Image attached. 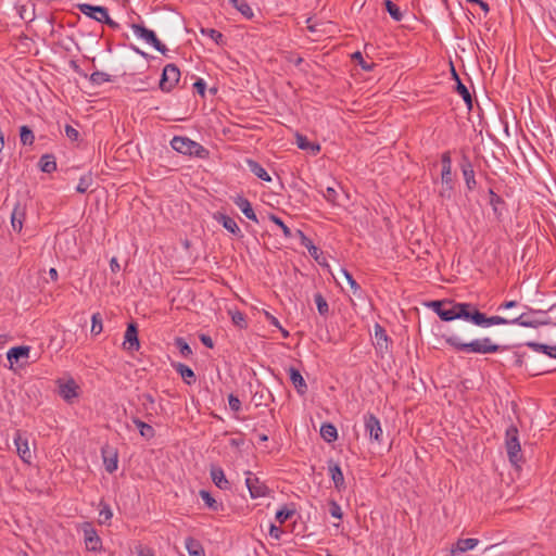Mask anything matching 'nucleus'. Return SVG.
I'll return each instance as SVG.
<instances>
[{
    "label": "nucleus",
    "instance_id": "f257e3e1",
    "mask_svg": "<svg viewBox=\"0 0 556 556\" xmlns=\"http://www.w3.org/2000/svg\"><path fill=\"white\" fill-rule=\"evenodd\" d=\"M429 307L440 317L443 321H452L455 319H463L476 326L488 328L494 325L506 324L502 316L488 317L484 313L480 312L472 303H460L454 301H432L428 304Z\"/></svg>",
    "mask_w": 556,
    "mask_h": 556
},
{
    "label": "nucleus",
    "instance_id": "f03ea898",
    "mask_svg": "<svg viewBox=\"0 0 556 556\" xmlns=\"http://www.w3.org/2000/svg\"><path fill=\"white\" fill-rule=\"evenodd\" d=\"M445 343L456 352L475 353V354H492L506 349V346L494 343L491 338L484 337L475 339L469 342H464L456 333L443 334Z\"/></svg>",
    "mask_w": 556,
    "mask_h": 556
},
{
    "label": "nucleus",
    "instance_id": "7ed1b4c3",
    "mask_svg": "<svg viewBox=\"0 0 556 556\" xmlns=\"http://www.w3.org/2000/svg\"><path fill=\"white\" fill-rule=\"evenodd\" d=\"M170 146L175 151L185 155L200 159H205L208 155V151L203 146L188 137L175 136L170 141Z\"/></svg>",
    "mask_w": 556,
    "mask_h": 556
},
{
    "label": "nucleus",
    "instance_id": "20e7f679",
    "mask_svg": "<svg viewBox=\"0 0 556 556\" xmlns=\"http://www.w3.org/2000/svg\"><path fill=\"white\" fill-rule=\"evenodd\" d=\"M505 446L509 462L518 467L522 462L521 446L519 442V432L516 426L510 425L505 433Z\"/></svg>",
    "mask_w": 556,
    "mask_h": 556
},
{
    "label": "nucleus",
    "instance_id": "39448f33",
    "mask_svg": "<svg viewBox=\"0 0 556 556\" xmlns=\"http://www.w3.org/2000/svg\"><path fill=\"white\" fill-rule=\"evenodd\" d=\"M441 181L443 188L440 191V195L443 198H451L452 191L454 189V179L452 175V159L451 152L446 151L441 155Z\"/></svg>",
    "mask_w": 556,
    "mask_h": 556
},
{
    "label": "nucleus",
    "instance_id": "423d86ee",
    "mask_svg": "<svg viewBox=\"0 0 556 556\" xmlns=\"http://www.w3.org/2000/svg\"><path fill=\"white\" fill-rule=\"evenodd\" d=\"M180 79V71L179 68L170 63L164 66L161 80H160V89L164 92H169L174 89L177 83Z\"/></svg>",
    "mask_w": 556,
    "mask_h": 556
},
{
    "label": "nucleus",
    "instance_id": "0eeeda50",
    "mask_svg": "<svg viewBox=\"0 0 556 556\" xmlns=\"http://www.w3.org/2000/svg\"><path fill=\"white\" fill-rule=\"evenodd\" d=\"M80 529L84 533V543L87 551L99 552L102 548V540L93 528L92 523L85 521L80 525Z\"/></svg>",
    "mask_w": 556,
    "mask_h": 556
},
{
    "label": "nucleus",
    "instance_id": "6e6552de",
    "mask_svg": "<svg viewBox=\"0 0 556 556\" xmlns=\"http://www.w3.org/2000/svg\"><path fill=\"white\" fill-rule=\"evenodd\" d=\"M131 28L134 29V33L143 39L147 43L153 46L159 52L162 54H165L167 51V48L164 43H162L159 38L156 37L155 33L151 29L146 28L142 25L139 24H132Z\"/></svg>",
    "mask_w": 556,
    "mask_h": 556
},
{
    "label": "nucleus",
    "instance_id": "1a4fd4ad",
    "mask_svg": "<svg viewBox=\"0 0 556 556\" xmlns=\"http://www.w3.org/2000/svg\"><path fill=\"white\" fill-rule=\"evenodd\" d=\"M245 485L252 498L264 497L269 493L268 486L251 471H247Z\"/></svg>",
    "mask_w": 556,
    "mask_h": 556
},
{
    "label": "nucleus",
    "instance_id": "9d476101",
    "mask_svg": "<svg viewBox=\"0 0 556 556\" xmlns=\"http://www.w3.org/2000/svg\"><path fill=\"white\" fill-rule=\"evenodd\" d=\"M364 426L369 439L380 443L382 440V428L379 419L374 414L367 413L364 415Z\"/></svg>",
    "mask_w": 556,
    "mask_h": 556
},
{
    "label": "nucleus",
    "instance_id": "9b49d317",
    "mask_svg": "<svg viewBox=\"0 0 556 556\" xmlns=\"http://www.w3.org/2000/svg\"><path fill=\"white\" fill-rule=\"evenodd\" d=\"M374 330H375L374 344H375L376 350L381 355L389 353L391 340H390L389 336L387 334L386 329L380 324H376L374 327Z\"/></svg>",
    "mask_w": 556,
    "mask_h": 556
},
{
    "label": "nucleus",
    "instance_id": "f8f14e48",
    "mask_svg": "<svg viewBox=\"0 0 556 556\" xmlns=\"http://www.w3.org/2000/svg\"><path fill=\"white\" fill-rule=\"evenodd\" d=\"M123 346L126 351L134 352L138 351L140 348V342L138 338V328L136 324L130 323L127 326V329L125 331L124 336V342Z\"/></svg>",
    "mask_w": 556,
    "mask_h": 556
},
{
    "label": "nucleus",
    "instance_id": "ddd939ff",
    "mask_svg": "<svg viewBox=\"0 0 556 556\" xmlns=\"http://www.w3.org/2000/svg\"><path fill=\"white\" fill-rule=\"evenodd\" d=\"M79 11L86 16L102 23L103 20L108 18V9L101 5H92L89 3H83L78 5Z\"/></svg>",
    "mask_w": 556,
    "mask_h": 556
},
{
    "label": "nucleus",
    "instance_id": "4468645a",
    "mask_svg": "<svg viewBox=\"0 0 556 556\" xmlns=\"http://www.w3.org/2000/svg\"><path fill=\"white\" fill-rule=\"evenodd\" d=\"M101 454L105 470L109 473H113L117 469L118 464L117 451L109 445H105L101 448Z\"/></svg>",
    "mask_w": 556,
    "mask_h": 556
},
{
    "label": "nucleus",
    "instance_id": "2eb2a0df",
    "mask_svg": "<svg viewBox=\"0 0 556 556\" xmlns=\"http://www.w3.org/2000/svg\"><path fill=\"white\" fill-rule=\"evenodd\" d=\"M14 444L16 446V451L18 456L24 463L30 464L31 463V452L29 450L28 441L26 438L22 435L20 431H16L14 435Z\"/></svg>",
    "mask_w": 556,
    "mask_h": 556
},
{
    "label": "nucleus",
    "instance_id": "dca6fc26",
    "mask_svg": "<svg viewBox=\"0 0 556 556\" xmlns=\"http://www.w3.org/2000/svg\"><path fill=\"white\" fill-rule=\"evenodd\" d=\"M478 544H479L478 539H472V538L458 539L454 544H452V546L450 548V555L456 556L459 554H464L468 551L476 548L478 546Z\"/></svg>",
    "mask_w": 556,
    "mask_h": 556
},
{
    "label": "nucleus",
    "instance_id": "f3484780",
    "mask_svg": "<svg viewBox=\"0 0 556 556\" xmlns=\"http://www.w3.org/2000/svg\"><path fill=\"white\" fill-rule=\"evenodd\" d=\"M460 169L466 182V187L468 190H473L476 188L477 181L475 178V170L470 160L464 155L460 162Z\"/></svg>",
    "mask_w": 556,
    "mask_h": 556
},
{
    "label": "nucleus",
    "instance_id": "a211bd4d",
    "mask_svg": "<svg viewBox=\"0 0 556 556\" xmlns=\"http://www.w3.org/2000/svg\"><path fill=\"white\" fill-rule=\"evenodd\" d=\"M328 471L331 477V480L333 481L334 488L339 492L345 490L346 484H345L343 472H342L339 464L333 460H329L328 462Z\"/></svg>",
    "mask_w": 556,
    "mask_h": 556
},
{
    "label": "nucleus",
    "instance_id": "6ab92c4d",
    "mask_svg": "<svg viewBox=\"0 0 556 556\" xmlns=\"http://www.w3.org/2000/svg\"><path fill=\"white\" fill-rule=\"evenodd\" d=\"M59 394L64 401L72 403V401L78 396V386L74 379H70L66 382H60Z\"/></svg>",
    "mask_w": 556,
    "mask_h": 556
},
{
    "label": "nucleus",
    "instance_id": "aec40b11",
    "mask_svg": "<svg viewBox=\"0 0 556 556\" xmlns=\"http://www.w3.org/2000/svg\"><path fill=\"white\" fill-rule=\"evenodd\" d=\"M214 218L217 223L223 225V227L226 230H228L230 233H232L233 236H236L238 238L242 237V232L233 218H231L228 215L223 214V213H216L214 215Z\"/></svg>",
    "mask_w": 556,
    "mask_h": 556
},
{
    "label": "nucleus",
    "instance_id": "412c9836",
    "mask_svg": "<svg viewBox=\"0 0 556 556\" xmlns=\"http://www.w3.org/2000/svg\"><path fill=\"white\" fill-rule=\"evenodd\" d=\"M29 353H30V346H27V345L13 346L8 351L7 358L12 367L13 364H17L21 359L28 358Z\"/></svg>",
    "mask_w": 556,
    "mask_h": 556
},
{
    "label": "nucleus",
    "instance_id": "4be33fe9",
    "mask_svg": "<svg viewBox=\"0 0 556 556\" xmlns=\"http://www.w3.org/2000/svg\"><path fill=\"white\" fill-rule=\"evenodd\" d=\"M26 211L21 203H16L11 214V226L14 231L21 232L25 220Z\"/></svg>",
    "mask_w": 556,
    "mask_h": 556
},
{
    "label": "nucleus",
    "instance_id": "5701e85b",
    "mask_svg": "<svg viewBox=\"0 0 556 556\" xmlns=\"http://www.w3.org/2000/svg\"><path fill=\"white\" fill-rule=\"evenodd\" d=\"M505 320L507 321L505 325L507 324H516V325H519V326H522V327H527V328H538L542 325H548L551 324L549 320H536V319H529L527 314H521L519 315L518 317L516 318H513V319H506Z\"/></svg>",
    "mask_w": 556,
    "mask_h": 556
},
{
    "label": "nucleus",
    "instance_id": "b1692460",
    "mask_svg": "<svg viewBox=\"0 0 556 556\" xmlns=\"http://www.w3.org/2000/svg\"><path fill=\"white\" fill-rule=\"evenodd\" d=\"M289 378L300 395L307 392V384L300 370L294 367L288 369Z\"/></svg>",
    "mask_w": 556,
    "mask_h": 556
},
{
    "label": "nucleus",
    "instance_id": "393cba45",
    "mask_svg": "<svg viewBox=\"0 0 556 556\" xmlns=\"http://www.w3.org/2000/svg\"><path fill=\"white\" fill-rule=\"evenodd\" d=\"M210 473H211V478H212L214 484L218 489H220V490H229L230 489V483L226 479L223 468H220L218 466H212Z\"/></svg>",
    "mask_w": 556,
    "mask_h": 556
},
{
    "label": "nucleus",
    "instance_id": "a878e982",
    "mask_svg": "<svg viewBox=\"0 0 556 556\" xmlns=\"http://www.w3.org/2000/svg\"><path fill=\"white\" fill-rule=\"evenodd\" d=\"M233 203L242 211L247 218L258 223V219L252 208L251 202L247 198L237 195L233 198Z\"/></svg>",
    "mask_w": 556,
    "mask_h": 556
},
{
    "label": "nucleus",
    "instance_id": "bb28decb",
    "mask_svg": "<svg viewBox=\"0 0 556 556\" xmlns=\"http://www.w3.org/2000/svg\"><path fill=\"white\" fill-rule=\"evenodd\" d=\"M173 367L187 384L191 386L195 382V374L189 366L182 363H177L174 364Z\"/></svg>",
    "mask_w": 556,
    "mask_h": 556
},
{
    "label": "nucleus",
    "instance_id": "cd10ccee",
    "mask_svg": "<svg viewBox=\"0 0 556 556\" xmlns=\"http://www.w3.org/2000/svg\"><path fill=\"white\" fill-rule=\"evenodd\" d=\"M247 165L252 174H254L257 178L264 181H270L271 177L266 172V169L254 160H247Z\"/></svg>",
    "mask_w": 556,
    "mask_h": 556
},
{
    "label": "nucleus",
    "instance_id": "c85d7f7f",
    "mask_svg": "<svg viewBox=\"0 0 556 556\" xmlns=\"http://www.w3.org/2000/svg\"><path fill=\"white\" fill-rule=\"evenodd\" d=\"M526 345L535 352L543 353L552 358H556V345H547L534 341H529Z\"/></svg>",
    "mask_w": 556,
    "mask_h": 556
},
{
    "label": "nucleus",
    "instance_id": "c756f323",
    "mask_svg": "<svg viewBox=\"0 0 556 556\" xmlns=\"http://www.w3.org/2000/svg\"><path fill=\"white\" fill-rule=\"evenodd\" d=\"M296 144L299 149L309 151L314 155L320 150L318 143L311 142L306 136L300 134H296Z\"/></svg>",
    "mask_w": 556,
    "mask_h": 556
},
{
    "label": "nucleus",
    "instance_id": "7c9ffc66",
    "mask_svg": "<svg viewBox=\"0 0 556 556\" xmlns=\"http://www.w3.org/2000/svg\"><path fill=\"white\" fill-rule=\"evenodd\" d=\"M185 545L189 553V556H205V552L202 544L194 538L188 536L185 541Z\"/></svg>",
    "mask_w": 556,
    "mask_h": 556
},
{
    "label": "nucleus",
    "instance_id": "2f4dec72",
    "mask_svg": "<svg viewBox=\"0 0 556 556\" xmlns=\"http://www.w3.org/2000/svg\"><path fill=\"white\" fill-rule=\"evenodd\" d=\"M39 167L41 172L51 174L56 170L55 157L52 154H45L39 160Z\"/></svg>",
    "mask_w": 556,
    "mask_h": 556
},
{
    "label": "nucleus",
    "instance_id": "473e14b6",
    "mask_svg": "<svg viewBox=\"0 0 556 556\" xmlns=\"http://www.w3.org/2000/svg\"><path fill=\"white\" fill-rule=\"evenodd\" d=\"M132 422L137 426L139 429L140 435L143 437L146 440H151L155 435V431L152 426L149 424L140 420L137 417L132 418Z\"/></svg>",
    "mask_w": 556,
    "mask_h": 556
},
{
    "label": "nucleus",
    "instance_id": "72a5a7b5",
    "mask_svg": "<svg viewBox=\"0 0 556 556\" xmlns=\"http://www.w3.org/2000/svg\"><path fill=\"white\" fill-rule=\"evenodd\" d=\"M320 435L326 442H333L338 438L337 428L332 424H323L320 427Z\"/></svg>",
    "mask_w": 556,
    "mask_h": 556
},
{
    "label": "nucleus",
    "instance_id": "f704fd0d",
    "mask_svg": "<svg viewBox=\"0 0 556 556\" xmlns=\"http://www.w3.org/2000/svg\"><path fill=\"white\" fill-rule=\"evenodd\" d=\"M456 91L463 98L467 109L470 111L472 109V97L460 79H458V83L456 84Z\"/></svg>",
    "mask_w": 556,
    "mask_h": 556
},
{
    "label": "nucleus",
    "instance_id": "c9c22d12",
    "mask_svg": "<svg viewBox=\"0 0 556 556\" xmlns=\"http://www.w3.org/2000/svg\"><path fill=\"white\" fill-rule=\"evenodd\" d=\"M230 3L247 18H252L254 13L245 0H230Z\"/></svg>",
    "mask_w": 556,
    "mask_h": 556
},
{
    "label": "nucleus",
    "instance_id": "e433bc0d",
    "mask_svg": "<svg viewBox=\"0 0 556 556\" xmlns=\"http://www.w3.org/2000/svg\"><path fill=\"white\" fill-rule=\"evenodd\" d=\"M100 511H99V523L108 525L113 517L112 509L110 505L103 501L100 502Z\"/></svg>",
    "mask_w": 556,
    "mask_h": 556
},
{
    "label": "nucleus",
    "instance_id": "4c0bfd02",
    "mask_svg": "<svg viewBox=\"0 0 556 556\" xmlns=\"http://www.w3.org/2000/svg\"><path fill=\"white\" fill-rule=\"evenodd\" d=\"M384 7L390 16L396 21L400 22L403 18V13L401 12L400 8L391 0H384Z\"/></svg>",
    "mask_w": 556,
    "mask_h": 556
},
{
    "label": "nucleus",
    "instance_id": "58836bf2",
    "mask_svg": "<svg viewBox=\"0 0 556 556\" xmlns=\"http://www.w3.org/2000/svg\"><path fill=\"white\" fill-rule=\"evenodd\" d=\"M20 139L24 146L33 144L35 140L33 130L26 125L22 126L20 128Z\"/></svg>",
    "mask_w": 556,
    "mask_h": 556
},
{
    "label": "nucleus",
    "instance_id": "ea45409f",
    "mask_svg": "<svg viewBox=\"0 0 556 556\" xmlns=\"http://www.w3.org/2000/svg\"><path fill=\"white\" fill-rule=\"evenodd\" d=\"M89 80L92 85L100 86L103 83L111 81V76L108 73L96 71L89 76Z\"/></svg>",
    "mask_w": 556,
    "mask_h": 556
},
{
    "label": "nucleus",
    "instance_id": "a19ab883",
    "mask_svg": "<svg viewBox=\"0 0 556 556\" xmlns=\"http://www.w3.org/2000/svg\"><path fill=\"white\" fill-rule=\"evenodd\" d=\"M200 496L210 509L215 510V511H217L219 509L220 505L215 501V498L211 495L210 492H207L205 490H201Z\"/></svg>",
    "mask_w": 556,
    "mask_h": 556
},
{
    "label": "nucleus",
    "instance_id": "79ce46f5",
    "mask_svg": "<svg viewBox=\"0 0 556 556\" xmlns=\"http://www.w3.org/2000/svg\"><path fill=\"white\" fill-rule=\"evenodd\" d=\"M102 317L100 313H94L91 316V329L90 332L93 336H98L102 332Z\"/></svg>",
    "mask_w": 556,
    "mask_h": 556
},
{
    "label": "nucleus",
    "instance_id": "37998d69",
    "mask_svg": "<svg viewBox=\"0 0 556 556\" xmlns=\"http://www.w3.org/2000/svg\"><path fill=\"white\" fill-rule=\"evenodd\" d=\"M268 218L282 230V233L286 238L292 237L291 229L283 223V220L279 216L275 214H269Z\"/></svg>",
    "mask_w": 556,
    "mask_h": 556
},
{
    "label": "nucleus",
    "instance_id": "c03bdc74",
    "mask_svg": "<svg viewBox=\"0 0 556 556\" xmlns=\"http://www.w3.org/2000/svg\"><path fill=\"white\" fill-rule=\"evenodd\" d=\"M20 17L25 22H31L35 17V9L34 5L28 8L27 5H21L18 8Z\"/></svg>",
    "mask_w": 556,
    "mask_h": 556
},
{
    "label": "nucleus",
    "instance_id": "a18cd8bd",
    "mask_svg": "<svg viewBox=\"0 0 556 556\" xmlns=\"http://www.w3.org/2000/svg\"><path fill=\"white\" fill-rule=\"evenodd\" d=\"M315 303H316L318 313L321 316H326L329 312V306H328L326 299L320 293L315 294Z\"/></svg>",
    "mask_w": 556,
    "mask_h": 556
},
{
    "label": "nucleus",
    "instance_id": "49530a36",
    "mask_svg": "<svg viewBox=\"0 0 556 556\" xmlns=\"http://www.w3.org/2000/svg\"><path fill=\"white\" fill-rule=\"evenodd\" d=\"M489 194H490V204L493 207L494 213L497 216H501L502 213L498 210V205L504 204L503 199L500 195H497L492 189L489 190Z\"/></svg>",
    "mask_w": 556,
    "mask_h": 556
},
{
    "label": "nucleus",
    "instance_id": "de8ad7c7",
    "mask_svg": "<svg viewBox=\"0 0 556 556\" xmlns=\"http://www.w3.org/2000/svg\"><path fill=\"white\" fill-rule=\"evenodd\" d=\"M92 184V177L90 174L80 177L79 182L76 187L78 193H85Z\"/></svg>",
    "mask_w": 556,
    "mask_h": 556
},
{
    "label": "nucleus",
    "instance_id": "09e8293b",
    "mask_svg": "<svg viewBox=\"0 0 556 556\" xmlns=\"http://www.w3.org/2000/svg\"><path fill=\"white\" fill-rule=\"evenodd\" d=\"M201 33L212 40H214L217 45L223 43V34L214 28H201Z\"/></svg>",
    "mask_w": 556,
    "mask_h": 556
},
{
    "label": "nucleus",
    "instance_id": "8fccbe9b",
    "mask_svg": "<svg viewBox=\"0 0 556 556\" xmlns=\"http://www.w3.org/2000/svg\"><path fill=\"white\" fill-rule=\"evenodd\" d=\"M175 344L184 357H189L192 355L190 345L182 338H177L175 340Z\"/></svg>",
    "mask_w": 556,
    "mask_h": 556
},
{
    "label": "nucleus",
    "instance_id": "3c124183",
    "mask_svg": "<svg viewBox=\"0 0 556 556\" xmlns=\"http://www.w3.org/2000/svg\"><path fill=\"white\" fill-rule=\"evenodd\" d=\"M294 513V509H290L287 506H283L276 513V519L279 523H285L289 518L293 516Z\"/></svg>",
    "mask_w": 556,
    "mask_h": 556
},
{
    "label": "nucleus",
    "instance_id": "603ef678",
    "mask_svg": "<svg viewBox=\"0 0 556 556\" xmlns=\"http://www.w3.org/2000/svg\"><path fill=\"white\" fill-rule=\"evenodd\" d=\"M341 274L344 277V279L346 280V282L350 285L354 294H356L357 292L361 291L359 285L355 281V279L353 278V276L350 271H348L344 268H341Z\"/></svg>",
    "mask_w": 556,
    "mask_h": 556
},
{
    "label": "nucleus",
    "instance_id": "864d4df0",
    "mask_svg": "<svg viewBox=\"0 0 556 556\" xmlns=\"http://www.w3.org/2000/svg\"><path fill=\"white\" fill-rule=\"evenodd\" d=\"M231 319H232V323L241 329L247 328V326H248L247 320H245V315L243 313H241L240 311L232 312Z\"/></svg>",
    "mask_w": 556,
    "mask_h": 556
},
{
    "label": "nucleus",
    "instance_id": "5fc2aeb1",
    "mask_svg": "<svg viewBox=\"0 0 556 556\" xmlns=\"http://www.w3.org/2000/svg\"><path fill=\"white\" fill-rule=\"evenodd\" d=\"M352 59H353V60H355V61H357V62H358V65H359L363 70H365V71H371V70H372L374 64H369V63H367V62L364 60V58H363V55H362V53H361L359 51L354 52V53L352 54Z\"/></svg>",
    "mask_w": 556,
    "mask_h": 556
},
{
    "label": "nucleus",
    "instance_id": "6e6d98bb",
    "mask_svg": "<svg viewBox=\"0 0 556 556\" xmlns=\"http://www.w3.org/2000/svg\"><path fill=\"white\" fill-rule=\"evenodd\" d=\"M329 513L333 518L342 519L343 514L341 506L336 501H330Z\"/></svg>",
    "mask_w": 556,
    "mask_h": 556
},
{
    "label": "nucleus",
    "instance_id": "4d7b16f0",
    "mask_svg": "<svg viewBox=\"0 0 556 556\" xmlns=\"http://www.w3.org/2000/svg\"><path fill=\"white\" fill-rule=\"evenodd\" d=\"M324 198L331 204L337 203L338 192L333 187H327L323 192Z\"/></svg>",
    "mask_w": 556,
    "mask_h": 556
},
{
    "label": "nucleus",
    "instance_id": "13d9d810",
    "mask_svg": "<svg viewBox=\"0 0 556 556\" xmlns=\"http://www.w3.org/2000/svg\"><path fill=\"white\" fill-rule=\"evenodd\" d=\"M141 400H142V405L144 406V408L147 410L154 408L155 400L152 394L144 393L141 395Z\"/></svg>",
    "mask_w": 556,
    "mask_h": 556
},
{
    "label": "nucleus",
    "instance_id": "bf43d9fd",
    "mask_svg": "<svg viewBox=\"0 0 556 556\" xmlns=\"http://www.w3.org/2000/svg\"><path fill=\"white\" fill-rule=\"evenodd\" d=\"M65 135L72 141H77L79 138V131L71 125H65Z\"/></svg>",
    "mask_w": 556,
    "mask_h": 556
},
{
    "label": "nucleus",
    "instance_id": "052dcab7",
    "mask_svg": "<svg viewBox=\"0 0 556 556\" xmlns=\"http://www.w3.org/2000/svg\"><path fill=\"white\" fill-rule=\"evenodd\" d=\"M228 404L231 410L239 412L241 408V401L233 394H229Z\"/></svg>",
    "mask_w": 556,
    "mask_h": 556
},
{
    "label": "nucleus",
    "instance_id": "680f3d73",
    "mask_svg": "<svg viewBox=\"0 0 556 556\" xmlns=\"http://www.w3.org/2000/svg\"><path fill=\"white\" fill-rule=\"evenodd\" d=\"M295 233L300 238L301 244L304 245L307 250L311 245H314L313 241L306 237L302 230L298 229Z\"/></svg>",
    "mask_w": 556,
    "mask_h": 556
},
{
    "label": "nucleus",
    "instance_id": "e2e57ef3",
    "mask_svg": "<svg viewBox=\"0 0 556 556\" xmlns=\"http://www.w3.org/2000/svg\"><path fill=\"white\" fill-rule=\"evenodd\" d=\"M468 3L477 4L483 11L484 16H486L490 12V5L483 0H466Z\"/></svg>",
    "mask_w": 556,
    "mask_h": 556
},
{
    "label": "nucleus",
    "instance_id": "0e129e2a",
    "mask_svg": "<svg viewBox=\"0 0 556 556\" xmlns=\"http://www.w3.org/2000/svg\"><path fill=\"white\" fill-rule=\"evenodd\" d=\"M193 88L197 90V92L201 97H204L206 84L202 78H199L198 80H195V83L193 84Z\"/></svg>",
    "mask_w": 556,
    "mask_h": 556
},
{
    "label": "nucleus",
    "instance_id": "69168bd1",
    "mask_svg": "<svg viewBox=\"0 0 556 556\" xmlns=\"http://www.w3.org/2000/svg\"><path fill=\"white\" fill-rule=\"evenodd\" d=\"M281 534L282 530L279 527L275 526L274 523H271L269 527V535L275 540H279L281 538Z\"/></svg>",
    "mask_w": 556,
    "mask_h": 556
},
{
    "label": "nucleus",
    "instance_id": "338daca9",
    "mask_svg": "<svg viewBox=\"0 0 556 556\" xmlns=\"http://www.w3.org/2000/svg\"><path fill=\"white\" fill-rule=\"evenodd\" d=\"M526 354L520 352L514 353V365L517 367H521L523 365V358Z\"/></svg>",
    "mask_w": 556,
    "mask_h": 556
},
{
    "label": "nucleus",
    "instance_id": "774afa93",
    "mask_svg": "<svg viewBox=\"0 0 556 556\" xmlns=\"http://www.w3.org/2000/svg\"><path fill=\"white\" fill-rule=\"evenodd\" d=\"M265 318L266 320L274 327L276 328H280V323L279 320L274 316L271 315L270 313L268 312H265Z\"/></svg>",
    "mask_w": 556,
    "mask_h": 556
}]
</instances>
